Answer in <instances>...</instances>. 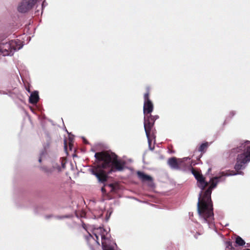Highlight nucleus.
I'll return each instance as SVG.
<instances>
[{"instance_id":"nucleus-28","label":"nucleus","mask_w":250,"mask_h":250,"mask_svg":"<svg viewBox=\"0 0 250 250\" xmlns=\"http://www.w3.org/2000/svg\"><path fill=\"white\" fill-rule=\"evenodd\" d=\"M109 186L110 187H113V185H112V184H110Z\"/></svg>"},{"instance_id":"nucleus-13","label":"nucleus","mask_w":250,"mask_h":250,"mask_svg":"<svg viewBox=\"0 0 250 250\" xmlns=\"http://www.w3.org/2000/svg\"><path fill=\"white\" fill-rule=\"evenodd\" d=\"M62 167L60 166V164L57 163H54L53 164L52 167L54 169V171L57 170L58 172H60L62 170V167L64 168L65 167V163H63V161L60 162Z\"/></svg>"},{"instance_id":"nucleus-16","label":"nucleus","mask_w":250,"mask_h":250,"mask_svg":"<svg viewBox=\"0 0 250 250\" xmlns=\"http://www.w3.org/2000/svg\"><path fill=\"white\" fill-rule=\"evenodd\" d=\"M235 243L239 246H243L245 244V242L241 237L237 236L235 238Z\"/></svg>"},{"instance_id":"nucleus-22","label":"nucleus","mask_w":250,"mask_h":250,"mask_svg":"<svg viewBox=\"0 0 250 250\" xmlns=\"http://www.w3.org/2000/svg\"><path fill=\"white\" fill-rule=\"evenodd\" d=\"M201 235V234L199 232H196L194 234V237L195 239H198L199 238V237Z\"/></svg>"},{"instance_id":"nucleus-1","label":"nucleus","mask_w":250,"mask_h":250,"mask_svg":"<svg viewBox=\"0 0 250 250\" xmlns=\"http://www.w3.org/2000/svg\"><path fill=\"white\" fill-rule=\"evenodd\" d=\"M97 165L92 171L101 183L107 180L108 174L116 171H123L125 167V162L118 158L115 153L108 151L96 152L95 154Z\"/></svg>"},{"instance_id":"nucleus-3","label":"nucleus","mask_w":250,"mask_h":250,"mask_svg":"<svg viewBox=\"0 0 250 250\" xmlns=\"http://www.w3.org/2000/svg\"><path fill=\"white\" fill-rule=\"evenodd\" d=\"M240 150H242L244 152L238 155L237 157L234 168L238 174L242 173V172L239 171L245 168V165L250 161V142L246 141L242 143L239 147L232 149V152H239Z\"/></svg>"},{"instance_id":"nucleus-26","label":"nucleus","mask_w":250,"mask_h":250,"mask_svg":"<svg viewBox=\"0 0 250 250\" xmlns=\"http://www.w3.org/2000/svg\"><path fill=\"white\" fill-rule=\"evenodd\" d=\"M39 162H40V163L42 162V158H41V157L39 158Z\"/></svg>"},{"instance_id":"nucleus-21","label":"nucleus","mask_w":250,"mask_h":250,"mask_svg":"<svg viewBox=\"0 0 250 250\" xmlns=\"http://www.w3.org/2000/svg\"><path fill=\"white\" fill-rule=\"evenodd\" d=\"M93 238V236L89 233L87 235L85 236V239L88 242L91 239Z\"/></svg>"},{"instance_id":"nucleus-7","label":"nucleus","mask_w":250,"mask_h":250,"mask_svg":"<svg viewBox=\"0 0 250 250\" xmlns=\"http://www.w3.org/2000/svg\"><path fill=\"white\" fill-rule=\"evenodd\" d=\"M137 175L138 177L143 182H147L148 183V185L151 186L153 185V178L150 176L145 174L144 172L138 171L137 172Z\"/></svg>"},{"instance_id":"nucleus-5","label":"nucleus","mask_w":250,"mask_h":250,"mask_svg":"<svg viewBox=\"0 0 250 250\" xmlns=\"http://www.w3.org/2000/svg\"><path fill=\"white\" fill-rule=\"evenodd\" d=\"M146 92L144 95V103L143 106V112L144 115L151 114L154 109L153 104L149 98L150 94V87L146 86Z\"/></svg>"},{"instance_id":"nucleus-2","label":"nucleus","mask_w":250,"mask_h":250,"mask_svg":"<svg viewBox=\"0 0 250 250\" xmlns=\"http://www.w3.org/2000/svg\"><path fill=\"white\" fill-rule=\"evenodd\" d=\"M221 176L214 177L211 178L210 184L208 188L204 192L202 196V192H200L197 203V210L199 215L204 219L206 223H212L214 219L213 212V203L211 199L212 188H215Z\"/></svg>"},{"instance_id":"nucleus-9","label":"nucleus","mask_w":250,"mask_h":250,"mask_svg":"<svg viewBox=\"0 0 250 250\" xmlns=\"http://www.w3.org/2000/svg\"><path fill=\"white\" fill-rule=\"evenodd\" d=\"M196 180L197 186L201 189V192H202L203 193V191L208 186V183L206 181L205 178L203 175L201 176V177L197 179Z\"/></svg>"},{"instance_id":"nucleus-23","label":"nucleus","mask_w":250,"mask_h":250,"mask_svg":"<svg viewBox=\"0 0 250 250\" xmlns=\"http://www.w3.org/2000/svg\"><path fill=\"white\" fill-rule=\"evenodd\" d=\"M151 117H152V118H153L155 121H156L157 119H158L159 118V116H158V115H154V116H153V115H151Z\"/></svg>"},{"instance_id":"nucleus-17","label":"nucleus","mask_w":250,"mask_h":250,"mask_svg":"<svg viewBox=\"0 0 250 250\" xmlns=\"http://www.w3.org/2000/svg\"><path fill=\"white\" fill-rule=\"evenodd\" d=\"M144 121L146 122H148L149 121V122L153 125H154L155 122V121L152 118L151 114L145 115Z\"/></svg>"},{"instance_id":"nucleus-15","label":"nucleus","mask_w":250,"mask_h":250,"mask_svg":"<svg viewBox=\"0 0 250 250\" xmlns=\"http://www.w3.org/2000/svg\"><path fill=\"white\" fill-rule=\"evenodd\" d=\"M42 170L47 175H49L54 172L52 167H41Z\"/></svg>"},{"instance_id":"nucleus-12","label":"nucleus","mask_w":250,"mask_h":250,"mask_svg":"<svg viewBox=\"0 0 250 250\" xmlns=\"http://www.w3.org/2000/svg\"><path fill=\"white\" fill-rule=\"evenodd\" d=\"M39 100L38 92L34 91L32 93L29 97V103L32 104H37Z\"/></svg>"},{"instance_id":"nucleus-27","label":"nucleus","mask_w":250,"mask_h":250,"mask_svg":"<svg viewBox=\"0 0 250 250\" xmlns=\"http://www.w3.org/2000/svg\"><path fill=\"white\" fill-rule=\"evenodd\" d=\"M69 146H70V149H71V144H69Z\"/></svg>"},{"instance_id":"nucleus-8","label":"nucleus","mask_w":250,"mask_h":250,"mask_svg":"<svg viewBox=\"0 0 250 250\" xmlns=\"http://www.w3.org/2000/svg\"><path fill=\"white\" fill-rule=\"evenodd\" d=\"M182 162L180 160H177L175 157H172L168 160L167 163L168 165L173 169H178L180 168V164Z\"/></svg>"},{"instance_id":"nucleus-6","label":"nucleus","mask_w":250,"mask_h":250,"mask_svg":"<svg viewBox=\"0 0 250 250\" xmlns=\"http://www.w3.org/2000/svg\"><path fill=\"white\" fill-rule=\"evenodd\" d=\"M38 0H22L19 4L18 10L19 12L24 13L31 10Z\"/></svg>"},{"instance_id":"nucleus-14","label":"nucleus","mask_w":250,"mask_h":250,"mask_svg":"<svg viewBox=\"0 0 250 250\" xmlns=\"http://www.w3.org/2000/svg\"><path fill=\"white\" fill-rule=\"evenodd\" d=\"M208 147V142H205L201 145L198 148V151L201 152L202 154L204 153Z\"/></svg>"},{"instance_id":"nucleus-19","label":"nucleus","mask_w":250,"mask_h":250,"mask_svg":"<svg viewBox=\"0 0 250 250\" xmlns=\"http://www.w3.org/2000/svg\"><path fill=\"white\" fill-rule=\"evenodd\" d=\"M102 244L103 250H114L112 247L107 245L104 241L102 242Z\"/></svg>"},{"instance_id":"nucleus-29","label":"nucleus","mask_w":250,"mask_h":250,"mask_svg":"<svg viewBox=\"0 0 250 250\" xmlns=\"http://www.w3.org/2000/svg\"><path fill=\"white\" fill-rule=\"evenodd\" d=\"M27 90H28V91L29 92H30L29 88H28Z\"/></svg>"},{"instance_id":"nucleus-24","label":"nucleus","mask_w":250,"mask_h":250,"mask_svg":"<svg viewBox=\"0 0 250 250\" xmlns=\"http://www.w3.org/2000/svg\"><path fill=\"white\" fill-rule=\"evenodd\" d=\"M101 191L103 193H105V192H106V189L104 187L102 188Z\"/></svg>"},{"instance_id":"nucleus-11","label":"nucleus","mask_w":250,"mask_h":250,"mask_svg":"<svg viewBox=\"0 0 250 250\" xmlns=\"http://www.w3.org/2000/svg\"><path fill=\"white\" fill-rule=\"evenodd\" d=\"M154 125L150 123L149 121L146 122L144 121V128L146 135L147 138H149L150 132L153 127Z\"/></svg>"},{"instance_id":"nucleus-20","label":"nucleus","mask_w":250,"mask_h":250,"mask_svg":"<svg viewBox=\"0 0 250 250\" xmlns=\"http://www.w3.org/2000/svg\"><path fill=\"white\" fill-rule=\"evenodd\" d=\"M227 248L229 250H233L234 249V247L232 245V242L229 241L227 242Z\"/></svg>"},{"instance_id":"nucleus-10","label":"nucleus","mask_w":250,"mask_h":250,"mask_svg":"<svg viewBox=\"0 0 250 250\" xmlns=\"http://www.w3.org/2000/svg\"><path fill=\"white\" fill-rule=\"evenodd\" d=\"M94 231V235L97 240H98L99 239V235L101 236L102 241H104V240L106 239L105 235L104 234L105 232V230L103 228L99 227L98 228L95 229Z\"/></svg>"},{"instance_id":"nucleus-4","label":"nucleus","mask_w":250,"mask_h":250,"mask_svg":"<svg viewBox=\"0 0 250 250\" xmlns=\"http://www.w3.org/2000/svg\"><path fill=\"white\" fill-rule=\"evenodd\" d=\"M21 47L20 44L16 41L12 40L7 42L3 40L0 43V53L3 56L11 55L16 50L20 49Z\"/></svg>"},{"instance_id":"nucleus-25","label":"nucleus","mask_w":250,"mask_h":250,"mask_svg":"<svg viewBox=\"0 0 250 250\" xmlns=\"http://www.w3.org/2000/svg\"><path fill=\"white\" fill-rule=\"evenodd\" d=\"M230 174H228V173H226V174L224 172H222V176H229Z\"/></svg>"},{"instance_id":"nucleus-18","label":"nucleus","mask_w":250,"mask_h":250,"mask_svg":"<svg viewBox=\"0 0 250 250\" xmlns=\"http://www.w3.org/2000/svg\"><path fill=\"white\" fill-rule=\"evenodd\" d=\"M191 172H192V173L193 174V175H194V176L195 177L196 179H198L199 177H201V176L203 175L200 173V171L195 170L193 168H192Z\"/></svg>"}]
</instances>
